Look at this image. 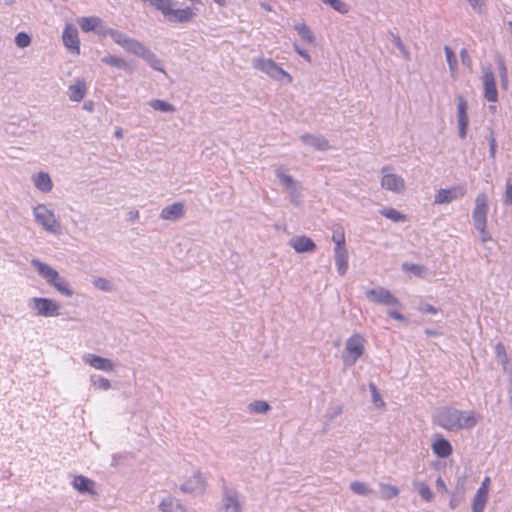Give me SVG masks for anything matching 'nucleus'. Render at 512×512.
<instances>
[{
  "mask_svg": "<svg viewBox=\"0 0 512 512\" xmlns=\"http://www.w3.org/2000/svg\"><path fill=\"white\" fill-rule=\"evenodd\" d=\"M72 486L79 493L97 495L95 481L83 475L75 476L72 481Z\"/></svg>",
  "mask_w": 512,
  "mask_h": 512,
  "instance_id": "obj_20",
  "label": "nucleus"
},
{
  "mask_svg": "<svg viewBox=\"0 0 512 512\" xmlns=\"http://www.w3.org/2000/svg\"><path fill=\"white\" fill-rule=\"evenodd\" d=\"M185 207L181 202L164 207L160 212V218L167 221H176L184 216Z\"/></svg>",
  "mask_w": 512,
  "mask_h": 512,
  "instance_id": "obj_21",
  "label": "nucleus"
},
{
  "mask_svg": "<svg viewBox=\"0 0 512 512\" xmlns=\"http://www.w3.org/2000/svg\"><path fill=\"white\" fill-rule=\"evenodd\" d=\"M30 263L35 268L38 275L58 293L66 297H72L74 295V290L71 288L69 282L61 276L56 269L37 258H33Z\"/></svg>",
  "mask_w": 512,
  "mask_h": 512,
  "instance_id": "obj_3",
  "label": "nucleus"
},
{
  "mask_svg": "<svg viewBox=\"0 0 512 512\" xmlns=\"http://www.w3.org/2000/svg\"><path fill=\"white\" fill-rule=\"evenodd\" d=\"M335 264L339 275L343 276L348 270V251L347 249H334Z\"/></svg>",
  "mask_w": 512,
  "mask_h": 512,
  "instance_id": "obj_27",
  "label": "nucleus"
},
{
  "mask_svg": "<svg viewBox=\"0 0 512 512\" xmlns=\"http://www.w3.org/2000/svg\"><path fill=\"white\" fill-rule=\"evenodd\" d=\"M412 485L424 501L431 502L433 500L434 494L425 482L414 480Z\"/></svg>",
  "mask_w": 512,
  "mask_h": 512,
  "instance_id": "obj_29",
  "label": "nucleus"
},
{
  "mask_svg": "<svg viewBox=\"0 0 512 512\" xmlns=\"http://www.w3.org/2000/svg\"><path fill=\"white\" fill-rule=\"evenodd\" d=\"M33 217L36 223L44 231L50 234L58 235L61 233V222L54 211L45 204H37L33 207Z\"/></svg>",
  "mask_w": 512,
  "mask_h": 512,
  "instance_id": "obj_4",
  "label": "nucleus"
},
{
  "mask_svg": "<svg viewBox=\"0 0 512 512\" xmlns=\"http://www.w3.org/2000/svg\"><path fill=\"white\" fill-rule=\"evenodd\" d=\"M275 175L286 189L290 202L296 207L300 206L303 190L301 183L295 180L291 175L284 173L282 168H276Z\"/></svg>",
  "mask_w": 512,
  "mask_h": 512,
  "instance_id": "obj_8",
  "label": "nucleus"
},
{
  "mask_svg": "<svg viewBox=\"0 0 512 512\" xmlns=\"http://www.w3.org/2000/svg\"><path fill=\"white\" fill-rule=\"evenodd\" d=\"M505 203L512 205V178L507 179L505 187Z\"/></svg>",
  "mask_w": 512,
  "mask_h": 512,
  "instance_id": "obj_48",
  "label": "nucleus"
},
{
  "mask_svg": "<svg viewBox=\"0 0 512 512\" xmlns=\"http://www.w3.org/2000/svg\"><path fill=\"white\" fill-rule=\"evenodd\" d=\"M425 334L427 336H438L439 335V333L436 330H432V329H425Z\"/></svg>",
  "mask_w": 512,
  "mask_h": 512,
  "instance_id": "obj_64",
  "label": "nucleus"
},
{
  "mask_svg": "<svg viewBox=\"0 0 512 512\" xmlns=\"http://www.w3.org/2000/svg\"><path fill=\"white\" fill-rule=\"evenodd\" d=\"M480 419V414L474 410H460L451 406L441 407L433 415L434 424L450 432L470 430Z\"/></svg>",
  "mask_w": 512,
  "mask_h": 512,
  "instance_id": "obj_2",
  "label": "nucleus"
},
{
  "mask_svg": "<svg viewBox=\"0 0 512 512\" xmlns=\"http://www.w3.org/2000/svg\"><path fill=\"white\" fill-rule=\"evenodd\" d=\"M444 52H445L447 63L449 65V69L452 73H454L457 70V66H458L457 58H456L454 52L452 51V49L447 45L444 47Z\"/></svg>",
  "mask_w": 512,
  "mask_h": 512,
  "instance_id": "obj_42",
  "label": "nucleus"
},
{
  "mask_svg": "<svg viewBox=\"0 0 512 512\" xmlns=\"http://www.w3.org/2000/svg\"><path fill=\"white\" fill-rule=\"evenodd\" d=\"M90 382L93 387L99 390L107 391L111 388L110 380L100 375H91Z\"/></svg>",
  "mask_w": 512,
  "mask_h": 512,
  "instance_id": "obj_35",
  "label": "nucleus"
},
{
  "mask_svg": "<svg viewBox=\"0 0 512 512\" xmlns=\"http://www.w3.org/2000/svg\"><path fill=\"white\" fill-rule=\"evenodd\" d=\"M87 93V85L83 79L75 81L68 87L67 95L73 102H80Z\"/></svg>",
  "mask_w": 512,
  "mask_h": 512,
  "instance_id": "obj_25",
  "label": "nucleus"
},
{
  "mask_svg": "<svg viewBox=\"0 0 512 512\" xmlns=\"http://www.w3.org/2000/svg\"><path fill=\"white\" fill-rule=\"evenodd\" d=\"M366 339L362 334L355 333L345 342L341 359L345 367H352L365 353Z\"/></svg>",
  "mask_w": 512,
  "mask_h": 512,
  "instance_id": "obj_5",
  "label": "nucleus"
},
{
  "mask_svg": "<svg viewBox=\"0 0 512 512\" xmlns=\"http://www.w3.org/2000/svg\"><path fill=\"white\" fill-rule=\"evenodd\" d=\"M497 64L500 72L501 81L503 83H507V68L504 60L501 57H499L497 59Z\"/></svg>",
  "mask_w": 512,
  "mask_h": 512,
  "instance_id": "obj_47",
  "label": "nucleus"
},
{
  "mask_svg": "<svg viewBox=\"0 0 512 512\" xmlns=\"http://www.w3.org/2000/svg\"><path fill=\"white\" fill-rule=\"evenodd\" d=\"M293 47H294V50L297 52V54H299L301 57H303L308 63L311 62V56L309 55V53L306 50L300 48V46L297 43H294Z\"/></svg>",
  "mask_w": 512,
  "mask_h": 512,
  "instance_id": "obj_54",
  "label": "nucleus"
},
{
  "mask_svg": "<svg viewBox=\"0 0 512 512\" xmlns=\"http://www.w3.org/2000/svg\"><path fill=\"white\" fill-rule=\"evenodd\" d=\"M300 140L304 144L312 146L319 151H326L330 149L329 141L325 137L320 135L306 133L300 136Z\"/></svg>",
  "mask_w": 512,
  "mask_h": 512,
  "instance_id": "obj_23",
  "label": "nucleus"
},
{
  "mask_svg": "<svg viewBox=\"0 0 512 512\" xmlns=\"http://www.w3.org/2000/svg\"><path fill=\"white\" fill-rule=\"evenodd\" d=\"M149 106L156 110V111H161V112H165V113H173L176 111V108L174 107V105L164 101V100H161V99H152L149 101Z\"/></svg>",
  "mask_w": 512,
  "mask_h": 512,
  "instance_id": "obj_33",
  "label": "nucleus"
},
{
  "mask_svg": "<svg viewBox=\"0 0 512 512\" xmlns=\"http://www.w3.org/2000/svg\"><path fill=\"white\" fill-rule=\"evenodd\" d=\"M95 33L100 37L110 36L112 40L127 53L142 58L152 69L164 72L161 61L157 58L156 54L139 40L129 37L119 30L107 27L104 25L103 20L100 22V27Z\"/></svg>",
  "mask_w": 512,
  "mask_h": 512,
  "instance_id": "obj_1",
  "label": "nucleus"
},
{
  "mask_svg": "<svg viewBox=\"0 0 512 512\" xmlns=\"http://www.w3.org/2000/svg\"><path fill=\"white\" fill-rule=\"evenodd\" d=\"M365 294L369 301L376 304L395 307L402 306L399 299L396 298L388 289L384 287L369 289L366 291Z\"/></svg>",
  "mask_w": 512,
  "mask_h": 512,
  "instance_id": "obj_11",
  "label": "nucleus"
},
{
  "mask_svg": "<svg viewBox=\"0 0 512 512\" xmlns=\"http://www.w3.org/2000/svg\"><path fill=\"white\" fill-rule=\"evenodd\" d=\"M495 355L503 369L506 370L509 359L503 343L499 342L495 345Z\"/></svg>",
  "mask_w": 512,
  "mask_h": 512,
  "instance_id": "obj_38",
  "label": "nucleus"
},
{
  "mask_svg": "<svg viewBox=\"0 0 512 512\" xmlns=\"http://www.w3.org/2000/svg\"><path fill=\"white\" fill-rule=\"evenodd\" d=\"M491 480L489 477H485L480 485V487L477 489L476 492L484 494L488 496L489 493V487H490Z\"/></svg>",
  "mask_w": 512,
  "mask_h": 512,
  "instance_id": "obj_53",
  "label": "nucleus"
},
{
  "mask_svg": "<svg viewBox=\"0 0 512 512\" xmlns=\"http://www.w3.org/2000/svg\"><path fill=\"white\" fill-rule=\"evenodd\" d=\"M101 62L106 65H109L111 67L118 68V69H126V67H127V62L125 61V59H123L122 57H119V56H114V55L104 56L101 59Z\"/></svg>",
  "mask_w": 512,
  "mask_h": 512,
  "instance_id": "obj_34",
  "label": "nucleus"
},
{
  "mask_svg": "<svg viewBox=\"0 0 512 512\" xmlns=\"http://www.w3.org/2000/svg\"><path fill=\"white\" fill-rule=\"evenodd\" d=\"M460 58H461V61H462V64L467 67V68H471L472 66V59L467 51V49L463 48L461 51H460Z\"/></svg>",
  "mask_w": 512,
  "mask_h": 512,
  "instance_id": "obj_51",
  "label": "nucleus"
},
{
  "mask_svg": "<svg viewBox=\"0 0 512 512\" xmlns=\"http://www.w3.org/2000/svg\"><path fill=\"white\" fill-rule=\"evenodd\" d=\"M484 97L489 102H496L498 92L496 88L495 76L491 70H487L483 75Z\"/></svg>",
  "mask_w": 512,
  "mask_h": 512,
  "instance_id": "obj_18",
  "label": "nucleus"
},
{
  "mask_svg": "<svg viewBox=\"0 0 512 512\" xmlns=\"http://www.w3.org/2000/svg\"><path fill=\"white\" fill-rule=\"evenodd\" d=\"M380 214L393 222H404L406 216L394 208H385L380 211Z\"/></svg>",
  "mask_w": 512,
  "mask_h": 512,
  "instance_id": "obj_37",
  "label": "nucleus"
},
{
  "mask_svg": "<svg viewBox=\"0 0 512 512\" xmlns=\"http://www.w3.org/2000/svg\"><path fill=\"white\" fill-rule=\"evenodd\" d=\"M488 142H489V155H490V158L494 159L495 155H496L497 142H496V139L494 137L493 132L490 133V136L488 138Z\"/></svg>",
  "mask_w": 512,
  "mask_h": 512,
  "instance_id": "obj_49",
  "label": "nucleus"
},
{
  "mask_svg": "<svg viewBox=\"0 0 512 512\" xmlns=\"http://www.w3.org/2000/svg\"><path fill=\"white\" fill-rule=\"evenodd\" d=\"M83 109L92 112L94 110V103L92 101H86L83 104Z\"/></svg>",
  "mask_w": 512,
  "mask_h": 512,
  "instance_id": "obj_62",
  "label": "nucleus"
},
{
  "mask_svg": "<svg viewBox=\"0 0 512 512\" xmlns=\"http://www.w3.org/2000/svg\"><path fill=\"white\" fill-rule=\"evenodd\" d=\"M350 490L359 496H369L374 493V490L369 486V484L361 481H353L349 486Z\"/></svg>",
  "mask_w": 512,
  "mask_h": 512,
  "instance_id": "obj_30",
  "label": "nucleus"
},
{
  "mask_svg": "<svg viewBox=\"0 0 512 512\" xmlns=\"http://www.w3.org/2000/svg\"><path fill=\"white\" fill-rule=\"evenodd\" d=\"M206 489V481L202 477L200 471H195L193 475L186 480L181 486L180 490L189 494H201Z\"/></svg>",
  "mask_w": 512,
  "mask_h": 512,
  "instance_id": "obj_15",
  "label": "nucleus"
},
{
  "mask_svg": "<svg viewBox=\"0 0 512 512\" xmlns=\"http://www.w3.org/2000/svg\"><path fill=\"white\" fill-rule=\"evenodd\" d=\"M63 43L65 47L72 53L78 55L80 53V40L77 28L72 24H66L63 35Z\"/></svg>",
  "mask_w": 512,
  "mask_h": 512,
  "instance_id": "obj_17",
  "label": "nucleus"
},
{
  "mask_svg": "<svg viewBox=\"0 0 512 512\" xmlns=\"http://www.w3.org/2000/svg\"><path fill=\"white\" fill-rule=\"evenodd\" d=\"M289 245L297 253L314 252L317 248L315 242L307 236H294L289 240Z\"/></svg>",
  "mask_w": 512,
  "mask_h": 512,
  "instance_id": "obj_19",
  "label": "nucleus"
},
{
  "mask_svg": "<svg viewBox=\"0 0 512 512\" xmlns=\"http://www.w3.org/2000/svg\"><path fill=\"white\" fill-rule=\"evenodd\" d=\"M255 69L262 71L269 77L275 80H282L285 78L288 83L293 81L292 76L283 70L274 60L268 58H257L253 60Z\"/></svg>",
  "mask_w": 512,
  "mask_h": 512,
  "instance_id": "obj_9",
  "label": "nucleus"
},
{
  "mask_svg": "<svg viewBox=\"0 0 512 512\" xmlns=\"http://www.w3.org/2000/svg\"><path fill=\"white\" fill-rule=\"evenodd\" d=\"M399 51L405 60L409 61L411 59V54L406 46H403V48H400Z\"/></svg>",
  "mask_w": 512,
  "mask_h": 512,
  "instance_id": "obj_61",
  "label": "nucleus"
},
{
  "mask_svg": "<svg viewBox=\"0 0 512 512\" xmlns=\"http://www.w3.org/2000/svg\"><path fill=\"white\" fill-rule=\"evenodd\" d=\"M369 389L371 391V394H372V400L374 402V404L377 406V407H383L385 405L384 401L381 399V396L378 392V389L376 387V385L374 383H370L369 384Z\"/></svg>",
  "mask_w": 512,
  "mask_h": 512,
  "instance_id": "obj_46",
  "label": "nucleus"
},
{
  "mask_svg": "<svg viewBox=\"0 0 512 512\" xmlns=\"http://www.w3.org/2000/svg\"><path fill=\"white\" fill-rule=\"evenodd\" d=\"M486 227L487 226L476 227V230L479 232L481 242L483 244H486L488 241L492 240V237H491L490 233L487 231Z\"/></svg>",
  "mask_w": 512,
  "mask_h": 512,
  "instance_id": "obj_50",
  "label": "nucleus"
},
{
  "mask_svg": "<svg viewBox=\"0 0 512 512\" xmlns=\"http://www.w3.org/2000/svg\"><path fill=\"white\" fill-rule=\"evenodd\" d=\"M332 241L335 243L334 249H346L345 247V233L342 227H338L334 230L332 235Z\"/></svg>",
  "mask_w": 512,
  "mask_h": 512,
  "instance_id": "obj_40",
  "label": "nucleus"
},
{
  "mask_svg": "<svg viewBox=\"0 0 512 512\" xmlns=\"http://www.w3.org/2000/svg\"><path fill=\"white\" fill-rule=\"evenodd\" d=\"M219 512H242L243 503L240 493L226 483L221 488V501L218 506Z\"/></svg>",
  "mask_w": 512,
  "mask_h": 512,
  "instance_id": "obj_7",
  "label": "nucleus"
},
{
  "mask_svg": "<svg viewBox=\"0 0 512 512\" xmlns=\"http://www.w3.org/2000/svg\"><path fill=\"white\" fill-rule=\"evenodd\" d=\"M391 166H384L381 168V187L385 190L391 191L396 194L403 193L405 190V180L392 172Z\"/></svg>",
  "mask_w": 512,
  "mask_h": 512,
  "instance_id": "obj_10",
  "label": "nucleus"
},
{
  "mask_svg": "<svg viewBox=\"0 0 512 512\" xmlns=\"http://www.w3.org/2000/svg\"><path fill=\"white\" fill-rule=\"evenodd\" d=\"M323 3L331 6L334 10L341 14L349 12V6L342 0H321Z\"/></svg>",
  "mask_w": 512,
  "mask_h": 512,
  "instance_id": "obj_41",
  "label": "nucleus"
},
{
  "mask_svg": "<svg viewBox=\"0 0 512 512\" xmlns=\"http://www.w3.org/2000/svg\"><path fill=\"white\" fill-rule=\"evenodd\" d=\"M248 410L251 413L265 414L270 410V405L266 401L256 400L248 405Z\"/></svg>",
  "mask_w": 512,
  "mask_h": 512,
  "instance_id": "obj_36",
  "label": "nucleus"
},
{
  "mask_svg": "<svg viewBox=\"0 0 512 512\" xmlns=\"http://www.w3.org/2000/svg\"><path fill=\"white\" fill-rule=\"evenodd\" d=\"M341 413H342V407L337 406L334 408V410L331 413L328 414V418H329V420H333L334 418L339 416Z\"/></svg>",
  "mask_w": 512,
  "mask_h": 512,
  "instance_id": "obj_59",
  "label": "nucleus"
},
{
  "mask_svg": "<svg viewBox=\"0 0 512 512\" xmlns=\"http://www.w3.org/2000/svg\"><path fill=\"white\" fill-rule=\"evenodd\" d=\"M114 136L118 139H121L123 137V129L122 128H117L114 132Z\"/></svg>",
  "mask_w": 512,
  "mask_h": 512,
  "instance_id": "obj_63",
  "label": "nucleus"
},
{
  "mask_svg": "<svg viewBox=\"0 0 512 512\" xmlns=\"http://www.w3.org/2000/svg\"><path fill=\"white\" fill-rule=\"evenodd\" d=\"M472 9L478 13H482L483 8L485 6L484 0H466Z\"/></svg>",
  "mask_w": 512,
  "mask_h": 512,
  "instance_id": "obj_52",
  "label": "nucleus"
},
{
  "mask_svg": "<svg viewBox=\"0 0 512 512\" xmlns=\"http://www.w3.org/2000/svg\"><path fill=\"white\" fill-rule=\"evenodd\" d=\"M391 37H392V42L398 48V50L400 48H403V46H405V44L403 43V41L401 40V38L398 35L391 33Z\"/></svg>",
  "mask_w": 512,
  "mask_h": 512,
  "instance_id": "obj_56",
  "label": "nucleus"
},
{
  "mask_svg": "<svg viewBox=\"0 0 512 512\" xmlns=\"http://www.w3.org/2000/svg\"><path fill=\"white\" fill-rule=\"evenodd\" d=\"M82 360L85 364L103 372H113L116 368V364L111 359L91 353L84 354Z\"/></svg>",
  "mask_w": 512,
  "mask_h": 512,
  "instance_id": "obj_14",
  "label": "nucleus"
},
{
  "mask_svg": "<svg viewBox=\"0 0 512 512\" xmlns=\"http://www.w3.org/2000/svg\"><path fill=\"white\" fill-rule=\"evenodd\" d=\"M457 120H458V128H459V137L464 139L467 135V129L469 125L468 118V104L464 96L460 95L457 98Z\"/></svg>",
  "mask_w": 512,
  "mask_h": 512,
  "instance_id": "obj_16",
  "label": "nucleus"
},
{
  "mask_svg": "<svg viewBox=\"0 0 512 512\" xmlns=\"http://www.w3.org/2000/svg\"><path fill=\"white\" fill-rule=\"evenodd\" d=\"M488 496L476 492L472 501V512H483Z\"/></svg>",
  "mask_w": 512,
  "mask_h": 512,
  "instance_id": "obj_39",
  "label": "nucleus"
},
{
  "mask_svg": "<svg viewBox=\"0 0 512 512\" xmlns=\"http://www.w3.org/2000/svg\"><path fill=\"white\" fill-rule=\"evenodd\" d=\"M158 508L161 512H186V508L181 501L173 496L164 497Z\"/></svg>",
  "mask_w": 512,
  "mask_h": 512,
  "instance_id": "obj_24",
  "label": "nucleus"
},
{
  "mask_svg": "<svg viewBox=\"0 0 512 512\" xmlns=\"http://www.w3.org/2000/svg\"><path fill=\"white\" fill-rule=\"evenodd\" d=\"M467 192L464 185L454 186L448 189H440L435 194V204H448L458 198H462Z\"/></svg>",
  "mask_w": 512,
  "mask_h": 512,
  "instance_id": "obj_13",
  "label": "nucleus"
},
{
  "mask_svg": "<svg viewBox=\"0 0 512 512\" xmlns=\"http://www.w3.org/2000/svg\"><path fill=\"white\" fill-rule=\"evenodd\" d=\"M421 311L429 314H436L438 309L430 304H426L421 308Z\"/></svg>",
  "mask_w": 512,
  "mask_h": 512,
  "instance_id": "obj_57",
  "label": "nucleus"
},
{
  "mask_svg": "<svg viewBox=\"0 0 512 512\" xmlns=\"http://www.w3.org/2000/svg\"><path fill=\"white\" fill-rule=\"evenodd\" d=\"M402 268L404 271L413 273L414 275L419 277H422L426 271L424 266L413 263H404Z\"/></svg>",
  "mask_w": 512,
  "mask_h": 512,
  "instance_id": "obj_44",
  "label": "nucleus"
},
{
  "mask_svg": "<svg viewBox=\"0 0 512 512\" xmlns=\"http://www.w3.org/2000/svg\"><path fill=\"white\" fill-rule=\"evenodd\" d=\"M432 451L439 458H447L452 452L451 443L440 435H437L432 443Z\"/></svg>",
  "mask_w": 512,
  "mask_h": 512,
  "instance_id": "obj_22",
  "label": "nucleus"
},
{
  "mask_svg": "<svg viewBox=\"0 0 512 512\" xmlns=\"http://www.w3.org/2000/svg\"><path fill=\"white\" fill-rule=\"evenodd\" d=\"M34 186L43 193H48L53 189V182L50 175L46 172H39L32 176Z\"/></svg>",
  "mask_w": 512,
  "mask_h": 512,
  "instance_id": "obj_26",
  "label": "nucleus"
},
{
  "mask_svg": "<svg viewBox=\"0 0 512 512\" xmlns=\"http://www.w3.org/2000/svg\"><path fill=\"white\" fill-rule=\"evenodd\" d=\"M488 200L484 193L477 195L475 199V208L472 213L474 226L482 227L487 226V212H488Z\"/></svg>",
  "mask_w": 512,
  "mask_h": 512,
  "instance_id": "obj_12",
  "label": "nucleus"
},
{
  "mask_svg": "<svg viewBox=\"0 0 512 512\" xmlns=\"http://www.w3.org/2000/svg\"><path fill=\"white\" fill-rule=\"evenodd\" d=\"M460 502H461V499L456 497L455 495H453L450 499L449 507L451 509H455L459 506Z\"/></svg>",
  "mask_w": 512,
  "mask_h": 512,
  "instance_id": "obj_60",
  "label": "nucleus"
},
{
  "mask_svg": "<svg viewBox=\"0 0 512 512\" xmlns=\"http://www.w3.org/2000/svg\"><path fill=\"white\" fill-rule=\"evenodd\" d=\"M436 486L439 490H441L442 492H445L447 493L448 492V488L444 482V480L441 478V477H438L437 480H436Z\"/></svg>",
  "mask_w": 512,
  "mask_h": 512,
  "instance_id": "obj_58",
  "label": "nucleus"
},
{
  "mask_svg": "<svg viewBox=\"0 0 512 512\" xmlns=\"http://www.w3.org/2000/svg\"><path fill=\"white\" fill-rule=\"evenodd\" d=\"M294 29L297 31L298 35L307 43H314L315 36L311 29L304 23H296L294 25Z\"/></svg>",
  "mask_w": 512,
  "mask_h": 512,
  "instance_id": "obj_32",
  "label": "nucleus"
},
{
  "mask_svg": "<svg viewBox=\"0 0 512 512\" xmlns=\"http://www.w3.org/2000/svg\"><path fill=\"white\" fill-rule=\"evenodd\" d=\"M388 316L395 319V320H398V321H403L405 319L404 315L401 314L400 312L396 311V310H389L387 312Z\"/></svg>",
  "mask_w": 512,
  "mask_h": 512,
  "instance_id": "obj_55",
  "label": "nucleus"
},
{
  "mask_svg": "<svg viewBox=\"0 0 512 512\" xmlns=\"http://www.w3.org/2000/svg\"><path fill=\"white\" fill-rule=\"evenodd\" d=\"M93 285L104 292H111L113 290L112 283L104 277L95 278L93 280Z\"/></svg>",
  "mask_w": 512,
  "mask_h": 512,
  "instance_id": "obj_43",
  "label": "nucleus"
},
{
  "mask_svg": "<svg viewBox=\"0 0 512 512\" xmlns=\"http://www.w3.org/2000/svg\"><path fill=\"white\" fill-rule=\"evenodd\" d=\"M15 44L19 48H26L31 44V37L25 32H19L15 37Z\"/></svg>",
  "mask_w": 512,
  "mask_h": 512,
  "instance_id": "obj_45",
  "label": "nucleus"
},
{
  "mask_svg": "<svg viewBox=\"0 0 512 512\" xmlns=\"http://www.w3.org/2000/svg\"><path fill=\"white\" fill-rule=\"evenodd\" d=\"M101 18L96 16L82 17L78 20L79 26L83 32H96L100 27Z\"/></svg>",
  "mask_w": 512,
  "mask_h": 512,
  "instance_id": "obj_28",
  "label": "nucleus"
},
{
  "mask_svg": "<svg viewBox=\"0 0 512 512\" xmlns=\"http://www.w3.org/2000/svg\"><path fill=\"white\" fill-rule=\"evenodd\" d=\"M29 309L38 317H58L61 304L52 298L32 297L28 301Z\"/></svg>",
  "mask_w": 512,
  "mask_h": 512,
  "instance_id": "obj_6",
  "label": "nucleus"
},
{
  "mask_svg": "<svg viewBox=\"0 0 512 512\" xmlns=\"http://www.w3.org/2000/svg\"><path fill=\"white\" fill-rule=\"evenodd\" d=\"M380 488V496L383 500H391L399 495V489L398 487L381 482L379 484Z\"/></svg>",
  "mask_w": 512,
  "mask_h": 512,
  "instance_id": "obj_31",
  "label": "nucleus"
}]
</instances>
